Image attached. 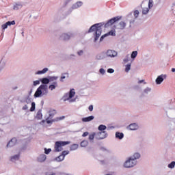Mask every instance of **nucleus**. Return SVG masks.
Masks as SVG:
<instances>
[{"mask_svg":"<svg viewBox=\"0 0 175 175\" xmlns=\"http://www.w3.org/2000/svg\"><path fill=\"white\" fill-rule=\"evenodd\" d=\"M121 18H122V16H118L109 19L106 23L104 22L96 23L90 27L86 33H91V32L95 31L94 34V43H96V42H98V39H99V38H100V35H102V27L104 25L105 28H109V27H111L113 24H116L117 21H120Z\"/></svg>","mask_w":175,"mask_h":175,"instance_id":"obj_1","label":"nucleus"},{"mask_svg":"<svg viewBox=\"0 0 175 175\" xmlns=\"http://www.w3.org/2000/svg\"><path fill=\"white\" fill-rule=\"evenodd\" d=\"M68 144H70V142L69 141H57L55 143V150L54 152H59L64 150L62 147L64 146H68Z\"/></svg>","mask_w":175,"mask_h":175,"instance_id":"obj_2","label":"nucleus"},{"mask_svg":"<svg viewBox=\"0 0 175 175\" xmlns=\"http://www.w3.org/2000/svg\"><path fill=\"white\" fill-rule=\"evenodd\" d=\"M137 162L136 161L133 160L131 157L129 158L124 163V167L129 169L130 167H133V166H136Z\"/></svg>","mask_w":175,"mask_h":175,"instance_id":"obj_3","label":"nucleus"},{"mask_svg":"<svg viewBox=\"0 0 175 175\" xmlns=\"http://www.w3.org/2000/svg\"><path fill=\"white\" fill-rule=\"evenodd\" d=\"M41 83H42V85H41L35 92V98H39V96L42 95V90H44V78H42L41 79Z\"/></svg>","mask_w":175,"mask_h":175,"instance_id":"obj_4","label":"nucleus"},{"mask_svg":"<svg viewBox=\"0 0 175 175\" xmlns=\"http://www.w3.org/2000/svg\"><path fill=\"white\" fill-rule=\"evenodd\" d=\"M76 94V92H75V89H72L70 90L68 93H66L63 96V99L64 102H66V100H69L70 99H72L73 96Z\"/></svg>","mask_w":175,"mask_h":175,"instance_id":"obj_5","label":"nucleus"},{"mask_svg":"<svg viewBox=\"0 0 175 175\" xmlns=\"http://www.w3.org/2000/svg\"><path fill=\"white\" fill-rule=\"evenodd\" d=\"M108 134L106 131H100L96 133V140H103V139H106L107 137Z\"/></svg>","mask_w":175,"mask_h":175,"instance_id":"obj_6","label":"nucleus"},{"mask_svg":"<svg viewBox=\"0 0 175 175\" xmlns=\"http://www.w3.org/2000/svg\"><path fill=\"white\" fill-rule=\"evenodd\" d=\"M106 55L108 57L114 58V57H117V55H118V53L114 50L108 49L106 51Z\"/></svg>","mask_w":175,"mask_h":175,"instance_id":"obj_7","label":"nucleus"},{"mask_svg":"<svg viewBox=\"0 0 175 175\" xmlns=\"http://www.w3.org/2000/svg\"><path fill=\"white\" fill-rule=\"evenodd\" d=\"M54 80H57V77H48L44 78V91H47V85L51 81H54Z\"/></svg>","mask_w":175,"mask_h":175,"instance_id":"obj_8","label":"nucleus"},{"mask_svg":"<svg viewBox=\"0 0 175 175\" xmlns=\"http://www.w3.org/2000/svg\"><path fill=\"white\" fill-rule=\"evenodd\" d=\"M48 113H49V116L45 120V122H46V124H47V121H51V120H53V118H54V115L57 114V110L50 109L49 111H48Z\"/></svg>","mask_w":175,"mask_h":175,"instance_id":"obj_9","label":"nucleus"},{"mask_svg":"<svg viewBox=\"0 0 175 175\" xmlns=\"http://www.w3.org/2000/svg\"><path fill=\"white\" fill-rule=\"evenodd\" d=\"M166 77H167V75L163 74L158 76L157 78L156 79V84H162V83L166 79Z\"/></svg>","mask_w":175,"mask_h":175,"instance_id":"obj_10","label":"nucleus"},{"mask_svg":"<svg viewBox=\"0 0 175 175\" xmlns=\"http://www.w3.org/2000/svg\"><path fill=\"white\" fill-rule=\"evenodd\" d=\"M62 120H65V116L57 117L51 120H47V124L48 125H52L53 122H58V121H62Z\"/></svg>","mask_w":175,"mask_h":175,"instance_id":"obj_11","label":"nucleus"},{"mask_svg":"<svg viewBox=\"0 0 175 175\" xmlns=\"http://www.w3.org/2000/svg\"><path fill=\"white\" fill-rule=\"evenodd\" d=\"M70 38H72V36L71 35H69L68 33H62V35H60L59 36V40H64V41H66V40H69V39H70Z\"/></svg>","mask_w":175,"mask_h":175,"instance_id":"obj_12","label":"nucleus"},{"mask_svg":"<svg viewBox=\"0 0 175 175\" xmlns=\"http://www.w3.org/2000/svg\"><path fill=\"white\" fill-rule=\"evenodd\" d=\"M115 27L118 29H125V27H126V23L124 21H121L118 24H116L115 25Z\"/></svg>","mask_w":175,"mask_h":175,"instance_id":"obj_13","label":"nucleus"},{"mask_svg":"<svg viewBox=\"0 0 175 175\" xmlns=\"http://www.w3.org/2000/svg\"><path fill=\"white\" fill-rule=\"evenodd\" d=\"M130 131H136L139 129V126L136 123H132L129 126Z\"/></svg>","mask_w":175,"mask_h":175,"instance_id":"obj_14","label":"nucleus"},{"mask_svg":"<svg viewBox=\"0 0 175 175\" xmlns=\"http://www.w3.org/2000/svg\"><path fill=\"white\" fill-rule=\"evenodd\" d=\"M16 143H17V139L12 138L7 144V147H13Z\"/></svg>","mask_w":175,"mask_h":175,"instance_id":"obj_15","label":"nucleus"},{"mask_svg":"<svg viewBox=\"0 0 175 175\" xmlns=\"http://www.w3.org/2000/svg\"><path fill=\"white\" fill-rule=\"evenodd\" d=\"M81 6H83V2L77 1V3L72 5V9H79V8H81Z\"/></svg>","mask_w":175,"mask_h":175,"instance_id":"obj_16","label":"nucleus"},{"mask_svg":"<svg viewBox=\"0 0 175 175\" xmlns=\"http://www.w3.org/2000/svg\"><path fill=\"white\" fill-rule=\"evenodd\" d=\"M95 117L94 116H90L86 118H82L83 122H90V121H92Z\"/></svg>","mask_w":175,"mask_h":175,"instance_id":"obj_17","label":"nucleus"},{"mask_svg":"<svg viewBox=\"0 0 175 175\" xmlns=\"http://www.w3.org/2000/svg\"><path fill=\"white\" fill-rule=\"evenodd\" d=\"M57 87H58V83H57V81H54L49 86V89L51 90V91H53V90H55Z\"/></svg>","mask_w":175,"mask_h":175,"instance_id":"obj_18","label":"nucleus"},{"mask_svg":"<svg viewBox=\"0 0 175 175\" xmlns=\"http://www.w3.org/2000/svg\"><path fill=\"white\" fill-rule=\"evenodd\" d=\"M141 155L140 153L139 152H135L133 154V156H131L130 158L133 160V161H136V159H139L140 158Z\"/></svg>","mask_w":175,"mask_h":175,"instance_id":"obj_19","label":"nucleus"},{"mask_svg":"<svg viewBox=\"0 0 175 175\" xmlns=\"http://www.w3.org/2000/svg\"><path fill=\"white\" fill-rule=\"evenodd\" d=\"M106 58V55L104 53H100L96 55V59L100 60V59H105Z\"/></svg>","mask_w":175,"mask_h":175,"instance_id":"obj_20","label":"nucleus"},{"mask_svg":"<svg viewBox=\"0 0 175 175\" xmlns=\"http://www.w3.org/2000/svg\"><path fill=\"white\" fill-rule=\"evenodd\" d=\"M115 136L116 138L119 139V140H122V139H124V134L118 131L116 133Z\"/></svg>","mask_w":175,"mask_h":175,"instance_id":"obj_21","label":"nucleus"},{"mask_svg":"<svg viewBox=\"0 0 175 175\" xmlns=\"http://www.w3.org/2000/svg\"><path fill=\"white\" fill-rule=\"evenodd\" d=\"M98 131H100V132H105V131L107 129V126H106V125L104 124H100L98 126Z\"/></svg>","mask_w":175,"mask_h":175,"instance_id":"obj_22","label":"nucleus"},{"mask_svg":"<svg viewBox=\"0 0 175 175\" xmlns=\"http://www.w3.org/2000/svg\"><path fill=\"white\" fill-rule=\"evenodd\" d=\"M77 148H79V144H73L70 147V151H75V150H77Z\"/></svg>","mask_w":175,"mask_h":175,"instance_id":"obj_23","label":"nucleus"},{"mask_svg":"<svg viewBox=\"0 0 175 175\" xmlns=\"http://www.w3.org/2000/svg\"><path fill=\"white\" fill-rule=\"evenodd\" d=\"M64 159H65V157H64L62 154H60L59 156L55 159V161H57V162H62Z\"/></svg>","mask_w":175,"mask_h":175,"instance_id":"obj_24","label":"nucleus"},{"mask_svg":"<svg viewBox=\"0 0 175 175\" xmlns=\"http://www.w3.org/2000/svg\"><path fill=\"white\" fill-rule=\"evenodd\" d=\"M81 147H87L88 146V141L83 140L80 144Z\"/></svg>","mask_w":175,"mask_h":175,"instance_id":"obj_25","label":"nucleus"},{"mask_svg":"<svg viewBox=\"0 0 175 175\" xmlns=\"http://www.w3.org/2000/svg\"><path fill=\"white\" fill-rule=\"evenodd\" d=\"M136 57H137V51H134L132 52L131 57L132 58V59H135Z\"/></svg>","mask_w":175,"mask_h":175,"instance_id":"obj_26","label":"nucleus"},{"mask_svg":"<svg viewBox=\"0 0 175 175\" xmlns=\"http://www.w3.org/2000/svg\"><path fill=\"white\" fill-rule=\"evenodd\" d=\"M42 117L43 114H42V111H38L36 115V118H38V120H42Z\"/></svg>","mask_w":175,"mask_h":175,"instance_id":"obj_27","label":"nucleus"},{"mask_svg":"<svg viewBox=\"0 0 175 175\" xmlns=\"http://www.w3.org/2000/svg\"><path fill=\"white\" fill-rule=\"evenodd\" d=\"M66 76L67 77H69V74L67 72L62 74V76L60 77V81H62L64 79H66Z\"/></svg>","mask_w":175,"mask_h":175,"instance_id":"obj_28","label":"nucleus"},{"mask_svg":"<svg viewBox=\"0 0 175 175\" xmlns=\"http://www.w3.org/2000/svg\"><path fill=\"white\" fill-rule=\"evenodd\" d=\"M96 137V133H92L89 135V140H94Z\"/></svg>","mask_w":175,"mask_h":175,"instance_id":"obj_29","label":"nucleus"},{"mask_svg":"<svg viewBox=\"0 0 175 175\" xmlns=\"http://www.w3.org/2000/svg\"><path fill=\"white\" fill-rule=\"evenodd\" d=\"M169 169H174L175 167V161H172L170 164H168Z\"/></svg>","mask_w":175,"mask_h":175,"instance_id":"obj_30","label":"nucleus"},{"mask_svg":"<svg viewBox=\"0 0 175 175\" xmlns=\"http://www.w3.org/2000/svg\"><path fill=\"white\" fill-rule=\"evenodd\" d=\"M38 162H44V154L40 155V156L38 158Z\"/></svg>","mask_w":175,"mask_h":175,"instance_id":"obj_31","label":"nucleus"},{"mask_svg":"<svg viewBox=\"0 0 175 175\" xmlns=\"http://www.w3.org/2000/svg\"><path fill=\"white\" fill-rule=\"evenodd\" d=\"M131 63L126 65L125 72H126V73H128V72H129V70H131Z\"/></svg>","mask_w":175,"mask_h":175,"instance_id":"obj_32","label":"nucleus"},{"mask_svg":"<svg viewBox=\"0 0 175 175\" xmlns=\"http://www.w3.org/2000/svg\"><path fill=\"white\" fill-rule=\"evenodd\" d=\"M36 105L35 104V102L31 103V107L30 108V111H35Z\"/></svg>","mask_w":175,"mask_h":175,"instance_id":"obj_33","label":"nucleus"},{"mask_svg":"<svg viewBox=\"0 0 175 175\" xmlns=\"http://www.w3.org/2000/svg\"><path fill=\"white\" fill-rule=\"evenodd\" d=\"M150 12V8H143L142 9V14H147Z\"/></svg>","mask_w":175,"mask_h":175,"instance_id":"obj_34","label":"nucleus"},{"mask_svg":"<svg viewBox=\"0 0 175 175\" xmlns=\"http://www.w3.org/2000/svg\"><path fill=\"white\" fill-rule=\"evenodd\" d=\"M20 158V154H16L11 157V161H17Z\"/></svg>","mask_w":175,"mask_h":175,"instance_id":"obj_35","label":"nucleus"},{"mask_svg":"<svg viewBox=\"0 0 175 175\" xmlns=\"http://www.w3.org/2000/svg\"><path fill=\"white\" fill-rule=\"evenodd\" d=\"M107 36H109V35L111 36H116V31L111 30L109 32L107 33Z\"/></svg>","mask_w":175,"mask_h":175,"instance_id":"obj_36","label":"nucleus"},{"mask_svg":"<svg viewBox=\"0 0 175 175\" xmlns=\"http://www.w3.org/2000/svg\"><path fill=\"white\" fill-rule=\"evenodd\" d=\"M154 0H149L148 2V8L151 9V8H152V6H154Z\"/></svg>","mask_w":175,"mask_h":175,"instance_id":"obj_37","label":"nucleus"},{"mask_svg":"<svg viewBox=\"0 0 175 175\" xmlns=\"http://www.w3.org/2000/svg\"><path fill=\"white\" fill-rule=\"evenodd\" d=\"M5 24H7V26H10V25H14L16 24V21H8Z\"/></svg>","mask_w":175,"mask_h":175,"instance_id":"obj_38","label":"nucleus"},{"mask_svg":"<svg viewBox=\"0 0 175 175\" xmlns=\"http://www.w3.org/2000/svg\"><path fill=\"white\" fill-rule=\"evenodd\" d=\"M68 154H69V150H64L62 152V156L64 157V158H65V157H66V155H68Z\"/></svg>","mask_w":175,"mask_h":175,"instance_id":"obj_39","label":"nucleus"},{"mask_svg":"<svg viewBox=\"0 0 175 175\" xmlns=\"http://www.w3.org/2000/svg\"><path fill=\"white\" fill-rule=\"evenodd\" d=\"M51 152V148H44V154H49Z\"/></svg>","mask_w":175,"mask_h":175,"instance_id":"obj_40","label":"nucleus"},{"mask_svg":"<svg viewBox=\"0 0 175 175\" xmlns=\"http://www.w3.org/2000/svg\"><path fill=\"white\" fill-rule=\"evenodd\" d=\"M123 61H124V64H126V62H129V55H127L126 56V58H124L123 59Z\"/></svg>","mask_w":175,"mask_h":175,"instance_id":"obj_41","label":"nucleus"},{"mask_svg":"<svg viewBox=\"0 0 175 175\" xmlns=\"http://www.w3.org/2000/svg\"><path fill=\"white\" fill-rule=\"evenodd\" d=\"M144 92H145V94H148V92H151V88H146L144 90Z\"/></svg>","mask_w":175,"mask_h":175,"instance_id":"obj_42","label":"nucleus"},{"mask_svg":"<svg viewBox=\"0 0 175 175\" xmlns=\"http://www.w3.org/2000/svg\"><path fill=\"white\" fill-rule=\"evenodd\" d=\"M139 10L134 11V16L135 18H137V17H139Z\"/></svg>","mask_w":175,"mask_h":175,"instance_id":"obj_43","label":"nucleus"},{"mask_svg":"<svg viewBox=\"0 0 175 175\" xmlns=\"http://www.w3.org/2000/svg\"><path fill=\"white\" fill-rule=\"evenodd\" d=\"M107 34L105 33L104 35H103L100 38V42H103V39H105V38H107Z\"/></svg>","mask_w":175,"mask_h":175,"instance_id":"obj_44","label":"nucleus"},{"mask_svg":"<svg viewBox=\"0 0 175 175\" xmlns=\"http://www.w3.org/2000/svg\"><path fill=\"white\" fill-rule=\"evenodd\" d=\"M99 72L101 74V75H105V73H106V70H105V69L103 68H100L99 70Z\"/></svg>","mask_w":175,"mask_h":175,"instance_id":"obj_45","label":"nucleus"},{"mask_svg":"<svg viewBox=\"0 0 175 175\" xmlns=\"http://www.w3.org/2000/svg\"><path fill=\"white\" fill-rule=\"evenodd\" d=\"M44 73V68H43L41 71H38L36 75H42Z\"/></svg>","mask_w":175,"mask_h":175,"instance_id":"obj_46","label":"nucleus"},{"mask_svg":"<svg viewBox=\"0 0 175 175\" xmlns=\"http://www.w3.org/2000/svg\"><path fill=\"white\" fill-rule=\"evenodd\" d=\"M107 72H108V73H114V69H113V68H109V69L107 70Z\"/></svg>","mask_w":175,"mask_h":175,"instance_id":"obj_47","label":"nucleus"},{"mask_svg":"<svg viewBox=\"0 0 175 175\" xmlns=\"http://www.w3.org/2000/svg\"><path fill=\"white\" fill-rule=\"evenodd\" d=\"M89 133H88V131L84 132V133H83V135H82V137H85L86 136H88Z\"/></svg>","mask_w":175,"mask_h":175,"instance_id":"obj_48","label":"nucleus"},{"mask_svg":"<svg viewBox=\"0 0 175 175\" xmlns=\"http://www.w3.org/2000/svg\"><path fill=\"white\" fill-rule=\"evenodd\" d=\"M1 28H3V29H6V28H8L7 23L2 25Z\"/></svg>","mask_w":175,"mask_h":175,"instance_id":"obj_49","label":"nucleus"},{"mask_svg":"<svg viewBox=\"0 0 175 175\" xmlns=\"http://www.w3.org/2000/svg\"><path fill=\"white\" fill-rule=\"evenodd\" d=\"M88 109L90 110V111H92V110H94V105H90Z\"/></svg>","mask_w":175,"mask_h":175,"instance_id":"obj_50","label":"nucleus"},{"mask_svg":"<svg viewBox=\"0 0 175 175\" xmlns=\"http://www.w3.org/2000/svg\"><path fill=\"white\" fill-rule=\"evenodd\" d=\"M38 84H40V81H35L33 82V85H38Z\"/></svg>","mask_w":175,"mask_h":175,"instance_id":"obj_51","label":"nucleus"},{"mask_svg":"<svg viewBox=\"0 0 175 175\" xmlns=\"http://www.w3.org/2000/svg\"><path fill=\"white\" fill-rule=\"evenodd\" d=\"M100 150H101V151H108L109 152V150H107V149H106V148H105V147H101V148H100Z\"/></svg>","mask_w":175,"mask_h":175,"instance_id":"obj_52","label":"nucleus"},{"mask_svg":"<svg viewBox=\"0 0 175 175\" xmlns=\"http://www.w3.org/2000/svg\"><path fill=\"white\" fill-rule=\"evenodd\" d=\"M18 6H20V5H15L14 6V10H18Z\"/></svg>","mask_w":175,"mask_h":175,"instance_id":"obj_53","label":"nucleus"},{"mask_svg":"<svg viewBox=\"0 0 175 175\" xmlns=\"http://www.w3.org/2000/svg\"><path fill=\"white\" fill-rule=\"evenodd\" d=\"M83 50H81V51L77 52V54H78V55L80 56V55H83Z\"/></svg>","mask_w":175,"mask_h":175,"instance_id":"obj_54","label":"nucleus"},{"mask_svg":"<svg viewBox=\"0 0 175 175\" xmlns=\"http://www.w3.org/2000/svg\"><path fill=\"white\" fill-rule=\"evenodd\" d=\"M23 110H28V105H25V106L23 107Z\"/></svg>","mask_w":175,"mask_h":175,"instance_id":"obj_55","label":"nucleus"},{"mask_svg":"<svg viewBox=\"0 0 175 175\" xmlns=\"http://www.w3.org/2000/svg\"><path fill=\"white\" fill-rule=\"evenodd\" d=\"M100 162L101 165H106V161H105V160H100Z\"/></svg>","mask_w":175,"mask_h":175,"instance_id":"obj_56","label":"nucleus"},{"mask_svg":"<svg viewBox=\"0 0 175 175\" xmlns=\"http://www.w3.org/2000/svg\"><path fill=\"white\" fill-rule=\"evenodd\" d=\"M26 103H31V98H27L25 100Z\"/></svg>","mask_w":175,"mask_h":175,"instance_id":"obj_57","label":"nucleus"},{"mask_svg":"<svg viewBox=\"0 0 175 175\" xmlns=\"http://www.w3.org/2000/svg\"><path fill=\"white\" fill-rule=\"evenodd\" d=\"M135 23V19H132L130 21V25L133 24ZM131 27V25H130Z\"/></svg>","mask_w":175,"mask_h":175,"instance_id":"obj_58","label":"nucleus"},{"mask_svg":"<svg viewBox=\"0 0 175 175\" xmlns=\"http://www.w3.org/2000/svg\"><path fill=\"white\" fill-rule=\"evenodd\" d=\"M142 83H144V80H140L138 81V84H142Z\"/></svg>","mask_w":175,"mask_h":175,"instance_id":"obj_59","label":"nucleus"},{"mask_svg":"<svg viewBox=\"0 0 175 175\" xmlns=\"http://www.w3.org/2000/svg\"><path fill=\"white\" fill-rule=\"evenodd\" d=\"M46 72H49V68H44V73H46Z\"/></svg>","mask_w":175,"mask_h":175,"instance_id":"obj_60","label":"nucleus"},{"mask_svg":"<svg viewBox=\"0 0 175 175\" xmlns=\"http://www.w3.org/2000/svg\"><path fill=\"white\" fill-rule=\"evenodd\" d=\"M69 2H70V0H66V3H69Z\"/></svg>","mask_w":175,"mask_h":175,"instance_id":"obj_61","label":"nucleus"},{"mask_svg":"<svg viewBox=\"0 0 175 175\" xmlns=\"http://www.w3.org/2000/svg\"><path fill=\"white\" fill-rule=\"evenodd\" d=\"M69 2H70V0H66V3H69Z\"/></svg>","mask_w":175,"mask_h":175,"instance_id":"obj_62","label":"nucleus"},{"mask_svg":"<svg viewBox=\"0 0 175 175\" xmlns=\"http://www.w3.org/2000/svg\"><path fill=\"white\" fill-rule=\"evenodd\" d=\"M172 72H175V68H172Z\"/></svg>","mask_w":175,"mask_h":175,"instance_id":"obj_63","label":"nucleus"},{"mask_svg":"<svg viewBox=\"0 0 175 175\" xmlns=\"http://www.w3.org/2000/svg\"><path fill=\"white\" fill-rule=\"evenodd\" d=\"M131 16H132V13L129 14L128 15V17H131Z\"/></svg>","mask_w":175,"mask_h":175,"instance_id":"obj_64","label":"nucleus"}]
</instances>
